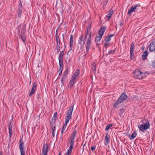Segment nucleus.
<instances>
[{"instance_id":"32","label":"nucleus","mask_w":155,"mask_h":155,"mask_svg":"<svg viewBox=\"0 0 155 155\" xmlns=\"http://www.w3.org/2000/svg\"><path fill=\"white\" fill-rule=\"evenodd\" d=\"M113 126V124H108L106 127L105 130L106 131L108 130L111 127Z\"/></svg>"},{"instance_id":"41","label":"nucleus","mask_w":155,"mask_h":155,"mask_svg":"<svg viewBox=\"0 0 155 155\" xmlns=\"http://www.w3.org/2000/svg\"><path fill=\"white\" fill-rule=\"evenodd\" d=\"M115 50H116V49H115L113 51L110 50V51H109L108 53V54H113L114 53L115 51Z\"/></svg>"},{"instance_id":"21","label":"nucleus","mask_w":155,"mask_h":155,"mask_svg":"<svg viewBox=\"0 0 155 155\" xmlns=\"http://www.w3.org/2000/svg\"><path fill=\"white\" fill-rule=\"evenodd\" d=\"M51 126L52 130V133H55L56 129L55 124L52 122L51 124Z\"/></svg>"},{"instance_id":"55","label":"nucleus","mask_w":155,"mask_h":155,"mask_svg":"<svg viewBox=\"0 0 155 155\" xmlns=\"http://www.w3.org/2000/svg\"><path fill=\"white\" fill-rule=\"evenodd\" d=\"M30 84H31V77H30Z\"/></svg>"},{"instance_id":"59","label":"nucleus","mask_w":155,"mask_h":155,"mask_svg":"<svg viewBox=\"0 0 155 155\" xmlns=\"http://www.w3.org/2000/svg\"><path fill=\"white\" fill-rule=\"evenodd\" d=\"M141 49H144V48H143V47H142V48Z\"/></svg>"},{"instance_id":"52","label":"nucleus","mask_w":155,"mask_h":155,"mask_svg":"<svg viewBox=\"0 0 155 155\" xmlns=\"http://www.w3.org/2000/svg\"><path fill=\"white\" fill-rule=\"evenodd\" d=\"M72 49V48H70V49L68 51V52L69 53L71 51Z\"/></svg>"},{"instance_id":"50","label":"nucleus","mask_w":155,"mask_h":155,"mask_svg":"<svg viewBox=\"0 0 155 155\" xmlns=\"http://www.w3.org/2000/svg\"><path fill=\"white\" fill-rule=\"evenodd\" d=\"M55 133H52V135L53 137L55 136Z\"/></svg>"},{"instance_id":"53","label":"nucleus","mask_w":155,"mask_h":155,"mask_svg":"<svg viewBox=\"0 0 155 155\" xmlns=\"http://www.w3.org/2000/svg\"><path fill=\"white\" fill-rule=\"evenodd\" d=\"M86 53L84 55V57H85L87 55V53L86 51Z\"/></svg>"},{"instance_id":"38","label":"nucleus","mask_w":155,"mask_h":155,"mask_svg":"<svg viewBox=\"0 0 155 155\" xmlns=\"http://www.w3.org/2000/svg\"><path fill=\"white\" fill-rule=\"evenodd\" d=\"M62 47H57V48H56V49L57 50V53H58L59 52H60V53H61V51L60 50L61 49H62Z\"/></svg>"},{"instance_id":"13","label":"nucleus","mask_w":155,"mask_h":155,"mask_svg":"<svg viewBox=\"0 0 155 155\" xmlns=\"http://www.w3.org/2000/svg\"><path fill=\"white\" fill-rule=\"evenodd\" d=\"M127 96L125 92H124L122 93L119 98L122 101H124L127 98Z\"/></svg>"},{"instance_id":"9","label":"nucleus","mask_w":155,"mask_h":155,"mask_svg":"<svg viewBox=\"0 0 155 155\" xmlns=\"http://www.w3.org/2000/svg\"><path fill=\"white\" fill-rule=\"evenodd\" d=\"M37 87L36 84L34 82L32 84V86L31 90V91L29 94V96L31 97L32 95L33 94L36 89Z\"/></svg>"},{"instance_id":"51","label":"nucleus","mask_w":155,"mask_h":155,"mask_svg":"<svg viewBox=\"0 0 155 155\" xmlns=\"http://www.w3.org/2000/svg\"><path fill=\"white\" fill-rule=\"evenodd\" d=\"M95 42L96 43L97 45H98L99 44V42L95 41Z\"/></svg>"},{"instance_id":"1","label":"nucleus","mask_w":155,"mask_h":155,"mask_svg":"<svg viewBox=\"0 0 155 155\" xmlns=\"http://www.w3.org/2000/svg\"><path fill=\"white\" fill-rule=\"evenodd\" d=\"M89 35L88 37L87 38V40L86 48V52L88 53L89 49L91 46V31H85L84 38L85 40L87 38V35Z\"/></svg>"},{"instance_id":"35","label":"nucleus","mask_w":155,"mask_h":155,"mask_svg":"<svg viewBox=\"0 0 155 155\" xmlns=\"http://www.w3.org/2000/svg\"><path fill=\"white\" fill-rule=\"evenodd\" d=\"M74 79L72 78H71L70 82V84L71 86H72L73 85L74 83Z\"/></svg>"},{"instance_id":"15","label":"nucleus","mask_w":155,"mask_h":155,"mask_svg":"<svg viewBox=\"0 0 155 155\" xmlns=\"http://www.w3.org/2000/svg\"><path fill=\"white\" fill-rule=\"evenodd\" d=\"M12 125L11 123L10 122L8 124V130L9 133V137L10 140H11V137L12 135Z\"/></svg>"},{"instance_id":"30","label":"nucleus","mask_w":155,"mask_h":155,"mask_svg":"<svg viewBox=\"0 0 155 155\" xmlns=\"http://www.w3.org/2000/svg\"><path fill=\"white\" fill-rule=\"evenodd\" d=\"M73 148H71V147H69V149H68V151L67 152V155H71V154L72 152Z\"/></svg>"},{"instance_id":"34","label":"nucleus","mask_w":155,"mask_h":155,"mask_svg":"<svg viewBox=\"0 0 155 155\" xmlns=\"http://www.w3.org/2000/svg\"><path fill=\"white\" fill-rule=\"evenodd\" d=\"M133 100L136 102H138L140 101V98L138 96H136L134 97Z\"/></svg>"},{"instance_id":"56","label":"nucleus","mask_w":155,"mask_h":155,"mask_svg":"<svg viewBox=\"0 0 155 155\" xmlns=\"http://www.w3.org/2000/svg\"><path fill=\"white\" fill-rule=\"evenodd\" d=\"M62 36H63V41L64 40V35L63 34L62 35Z\"/></svg>"},{"instance_id":"42","label":"nucleus","mask_w":155,"mask_h":155,"mask_svg":"<svg viewBox=\"0 0 155 155\" xmlns=\"http://www.w3.org/2000/svg\"><path fill=\"white\" fill-rule=\"evenodd\" d=\"M114 13L112 9H110L108 12L109 14L112 15Z\"/></svg>"},{"instance_id":"14","label":"nucleus","mask_w":155,"mask_h":155,"mask_svg":"<svg viewBox=\"0 0 155 155\" xmlns=\"http://www.w3.org/2000/svg\"><path fill=\"white\" fill-rule=\"evenodd\" d=\"M149 50L150 51H153L155 50V41H153L150 44L149 46Z\"/></svg>"},{"instance_id":"39","label":"nucleus","mask_w":155,"mask_h":155,"mask_svg":"<svg viewBox=\"0 0 155 155\" xmlns=\"http://www.w3.org/2000/svg\"><path fill=\"white\" fill-rule=\"evenodd\" d=\"M17 14L18 17L20 18L21 16L22 12L17 11Z\"/></svg>"},{"instance_id":"12","label":"nucleus","mask_w":155,"mask_h":155,"mask_svg":"<svg viewBox=\"0 0 155 155\" xmlns=\"http://www.w3.org/2000/svg\"><path fill=\"white\" fill-rule=\"evenodd\" d=\"M83 35H81L79 37L78 40V43L81 45H84L85 44V41L83 39Z\"/></svg>"},{"instance_id":"7","label":"nucleus","mask_w":155,"mask_h":155,"mask_svg":"<svg viewBox=\"0 0 155 155\" xmlns=\"http://www.w3.org/2000/svg\"><path fill=\"white\" fill-rule=\"evenodd\" d=\"M64 48L63 50L61 51L59 55L58 56V61L59 64H63V61L64 55V51L65 50V48H66V46L65 45L64 43Z\"/></svg>"},{"instance_id":"6","label":"nucleus","mask_w":155,"mask_h":155,"mask_svg":"<svg viewBox=\"0 0 155 155\" xmlns=\"http://www.w3.org/2000/svg\"><path fill=\"white\" fill-rule=\"evenodd\" d=\"M150 127V124L148 122H147L144 125L142 124L140 125H139L138 127L140 131L143 132L149 128Z\"/></svg>"},{"instance_id":"44","label":"nucleus","mask_w":155,"mask_h":155,"mask_svg":"<svg viewBox=\"0 0 155 155\" xmlns=\"http://www.w3.org/2000/svg\"><path fill=\"white\" fill-rule=\"evenodd\" d=\"M152 66L153 67L155 68V59L152 62Z\"/></svg>"},{"instance_id":"57","label":"nucleus","mask_w":155,"mask_h":155,"mask_svg":"<svg viewBox=\"0 0 155 155\" xmlns=\"http://www.w3.org/2000/svg\"><path fill=\"white\" fill-rule=\"evenodd\" d=\"M0 155H2V152L1 151H0Z\"/></svg>"},{"instance_id":"24","label":"nucleus","mask_w":155,"mask_h":155,"mask_svg":"<svg viewBox=\"0 0 155 155\" xmlns=\"http://www.w3.org/2000/svg\"><path fill=\"white\" fill-rule=\"evenodd\" d=\"M59 65L60 66V68L59 70V75H60L62 73V71H63V69L64 67V64H59Z\"/></svg>"},{"instance_id":"46","label":"nucleus","mask_w":155,"mask_h":155,"mask_svg":"<svg viewBox=\"0 0 155 155\" xmlns=\"http://www.w3.org/2000/svg\"><path fill=\"white\" fill-rule=\"evenodd\" d=\"M130 47H134L135 48V43L134 42H133L131 44Z\"/></svg>"},{"instance_id":"23","label":"nucleus","mask_w":155,"mask_h":155,"mask_svg":"<svg viewBox=\"0 0 155 155\" xmlns=\"http://www.w3.org/2000/svg\"><path fill=\"white\" fill-rule=\"evenodd\" d=\"M135 48L134 47H130V58L132 60V57L134 55V51Z\"/></svg>"},{"instance_id":"27","label":"nucleus","mask_w":155,"mask_h":155,"mask_svg":"<svg viewBox=\"0 0 155 155\" xmlns=\"http://www.w3.org/2000/svg\"><path fill=\"white\" fill-rule=\"evenodd\" d=\"M68 72V69H66V70L64 72L62 77H63V79H65L66 76Z\"/></svg>"},{"instance_id":"48","label":"nucleus","mask_w":155,"mask_h":155,"mask_svg":"<svg viewBox=\"0 0 155 155\" xmlns=\"http://www.w3.org/2000/svg\"><path fill=\"white\" fill-rule=\"evenodd\" d=\"M73 42H70V48H72V45H73Z\"/></svg>"},{"instance_id":"43","label":"nucleus","mask_w":155,"mask_h":155,"mask_svg":"<svg viewBox=\"0 0 155 155\" xmlns=\"http://www.w3.org/2000/svg\"><path fill=\"white\" fill-rule=\"evenodd\" d=\"M70 42H73V36L72 35H71L70 36Z\"/></svg>"},{"instance_id":"3","label":"nucleus","mask_w":155,"mask_h":155,"mask_svg":"<svg viewBox=\"0 0 155 155\" xmlns=\"http://www.w3.org/2000/svg\"><path fill=\"white\" fill-rule=\"evenodd\" d=\"M140 6L137 4H134L131 6V7L130 9H129L127 12L128 15H130L132 12H139L140 11L139 9L141 8Z\"/></svg>"},{"instance_id":"2","label":"nucleus","mask_w":155,"mask_h":155,"mask_svg":"<svg viewBox=\"0 0 155 155\" xmlns=\"http://www.w3.org/2000/svg\"><path fill=\"white\" fill-rule=\"evenodd\" d=\"M74 108V105L70 107L69 110H68L66 113V116L65 117V123L64 124L65 125H67L68 123L69 120L71 119V116L72 115V112Z\"/></svg>"},{"instance_id":"28","label":"nucleus","mask_w":155,"mask_h":155,"mask_svg":"<svg viewBox=\"0 0 155 155\" xmlns=\"http://www.w3.org/2000/svg\"><path fill=\"white\" fill-rule=\"evenodd\" d=\"M74 142V139H71V140L70 141V147L72 148H73Z\"/></svg>"},{"instance_id":"31","label":"nucleus","mask_w":155,"mask_h":155,"mask_svg":"<svg viewBox=\"0 0 155 155\" xmlns=\"http://www.w3.org/2000/svg\"><path fill=\"white\" fill-rule=\"evenodd\" d=\"M96 37L97 38L95 39V41L99 42V41L101 40L102 37H101V36L99 35L98 36H97Z\"/></svg>"},{"instance_id":"47","label":"nucleus","mask_w":155,"mask_h":155,"mask_svg":"<svg viewBox=\"0 0 155 155\" xmlns=\"http://www.w3.org/2000/svg\"><path fill=\"white\" fill-rule=\"evenodd\" d=\"M95 148H96V147H95L92 146L91 147V150L92 151H93L95 149Z\"/></svg>"},{"instance_id":"26","label":"nucleus","mask_w":155,"mask_h":155,"mask_svg":"<svg viewBox=\"0 0 155 155\" xmlns=\"http://www.w3.org/2000/svg\"><path fill=\"white\" fill-rule=\"evenodd\" d=\"M20 3L19 4V5L18 7V11L19 12H22L23 9V6L22 5V4L21 2V1H19Z\"/></svg>"},{"instance_id":"33","label":"nucleus","mask_w":155,"mask_h":155,"mask_svg":"<svg viewBox=\"0 0 155 155\" xmlns=\"http://www.w3.org/2000/svg\"><path fill=\"white\" fill-rule=\"evenodd\" d=\"M105 141L107 144H108L110 142L109 138L108 137L107 135L105 137Z\"/></svg>"},{"instance_id":"29","label":"nucleus","mask_w":155,"mask_h":155,"mask_svg":"<svg viewBox=\"0 0 155 155\" xmlns=\"http://www.w3.org/2000/svg\"><path fill=\"white\" fill-rule=\"evenodd\" d=\"M76 134V131H74L71 134V139H74L75 138V136Z\"/></svg>"},{"instance_id":"17","label":"nucleus","mask_w":155,"mask_h":155,"mask_svg":"<svg viewBox=\"0 0 155 155\" xmlns=\"http://www.w3.org/2000/svg\"><path fill=\"white\" fill-rule=\"evenodd\" d=\"M48 145L46 144L45 146V145H43L42 153L44 155L47 154L48 152Z\"/></svg>"},{"instance_id":"20","label":"nucleus","mask_w":155,"mask_h":155,"mask_svg":"<svg viewBox=\"0 0 155 155\" xmlns=\"http://www.w3.org/2000/svg\"><path fill=\"white\" fill-rule=\"evenodd\" d=\"M20 36L22 41L24 42L25 43L26 41V40L25 38V33L24 32H21L20 35Z\"/></svg>"},{"instance_id":"16","label":"nucleus","mask_w":155,"mask_h":155,"mask_svg":"<svg viewBox=\"0 0 155 155\" xmlns=\"http://www.w3.org/2000/svg\"><path fill=\"white\" fill-rule=\"evenodd\" d=\"M80 73V71L78 69H77L76 70V71L74 73V74L73 75V76L72 77V78L74 79H76V78L78 77L79 74Z\"/></svg>"},{"instance_id":"37","label":"nucleus","mask_w":155,"mask_h":155,"mask_svg":"<svg viewBox=\"0 0 155 155\" xmlns=\"http://www.w3.org/2000/svg\"><path fill=\"white\" fill-rule=\"evenodd\" d=\"M91 24H89L87 26L86 31H91L90 28H91Z\"/></svg>"},{"instance_id":"5","label":"nucleus","mask_w":155,"mask_h":155,"mask_svg":"<svg viewBox=\"0 0 155 155\" xmlns=\"http://www.w3.org/2000/svg\"><path fill=\"white\" fill-rule=\"evenodd\" d=\"M19 148L20 152L21 155H25V152L24 149V145L23 140L20 139L19 142Z\"/></svg>"},{"instance_id":"58","label":"nucleus","mask_w":155,"mask_h":155,"mask_svg":"<svg viewBox=\"0 0 155 155\" xmlns=\"http://www.w3.org/2000/svg\"><path fill=\"white\" fill-rule=\"evenodd\" d=\"M58 155H61V154L60 153Z\"/></svg>"},{"instance_id":"25","label":"nucleus","mask_w":155,"mask_h":155,"mask_svg":"<svg viewBox=\"0 0 155 155\" xmlns=\"http://www.w3.org/2000/svg\"><path fill=\"white\" fill-rule=\"evenodd\" d=\"M57 117V112H55L54 114L53 117L52 118V121L54 123Z\"/></svg>"},{"instance_id":"18","label":"nucleus","mask_w":155,"mask_h":155,"mask_svg":"<svg viewBox=\"0 0 155 155\" xmlns=\"http://www.w3.org/2000/svg\"><path fill=\"white\" fill-rule=\"evenodd\" d=\"M123 102L120 100V99L118 98L116 101V102L114 104L113 106L114 108H117V106L120 104L121 103Z\"/></svg>"},{"instance_id":"54","label":"nucleus","mask_w":155,"mask_h":155,"mask_svg":"<svg viewBox=\"0 0 155 155\" xmlns=\"http://www.w3.org/2000/svg\"><path fill=\"white\" fill-rule=\"evenodd\" d=\"M124 108H123V109H120V111H124Z\"/></svg>"},{"instance_id":"8","label":"nucleus","mask_w":155,"mask_h":155,"mask_svg":"<svg viewBox=\"0 0 155 155\" xmlns=\"http://www.w3.org/2000/svg\"><path fill=\"white\" fill-rule=\"evenodd\" d=\"M114 34H111L108 36L106 37L105 40V43L104 44V46L105 47L107 48V46L110 44V41L111 40V37L114 36Z\"/></svg>"},{"instance_id":"49","label":"nucleus","mask_w":155,"mask_h":155,"mask_svg":"<svg viewBox=\"0 0 155 155\" xmlns=\"http://www.w3.org/2000/svg\"><path fill=\"white\" fill-rule=\"evenodd\" d=\"M65 79H63V77H62V79L61 80V82L62 84H63V80H65Z\"/></svg>"},{"instance_id":"60","label":"nucleus","mask_w":155,"mask_h":155,"mask_svg":"<svg viewBox=\"0 0 155 155\" xmlns=\"http://www.w3.org/2000/svg\"><path fill=\"white\" fill-rule=\"evenodd\" d=\"M46 155V154H45V155Z\"/></svg>"},{"instance_id":"4","label":"nucleus","mask_w":155,"mask_h":155,"mask_svg":"<svg viewBox=\"0 0 155 155\" xmlns=\"http://www.w3.org/2000/svg\"><path fill=\"white\" fill-rule=\"evenodd\" d=\"M134 77L137 79H140L143 78L145 75L139 69L135 70L134 72Z\"/></svg>"},{"instance_id":"19","label":"nucleus","mask_w":155,"mask_h":155,"mask_svg":"<svg viewBox=\"0 0 155 155\" xmlns=\"http://www.w3.org/2000/svg\"><path fill=\"white\" fill-rule=\"evenodd\" d=\"M148 53L147 51H145L143 53V55L142 56V58L143 60H145L147 59V58L148 55Z\"/></svg>"},{"instance_id":"36","label":"nucleus","mask_w":155,"mask_h":155,"mask_svg":"<svg viewBox=\"0 0 155 155\" xmlns=\"http://www.w3.org/2000/svg\"><path fill=\"white\" fill-rule=\"evenodd\" d=\"M67 125H65V124H64L63 127H62L61 129V133L62 134H63L64 132V130H65V128L67 126Z\"/></svg>"},{"instance_id":"11","label":"nucleus","mask_w":155,"mask_h":155,"mask_svg":"<svg viewBox=\"0 0 155 155\" xmlns=\"http://www.w3.org/2000/svg\"><path fill=\"white\" fill-rule=\"evenodd\" d=\"M55 38L57 43V46L59 47H62V44L60 42V39L59 38L58 35L57 34V33H56Z\"/></svg>"},{"instance_id":"22","label":"nucleus","mask_w":155,"mask_h":155,"mask_svg":"<svg viewBox=\"0 0 155 155\" xmlns=\"http://www.w3.org/2000/svg\"><path fill=\"white\" fill-rule=\"evenodd\" d=\"M137 135V133L136 131H134L133 133L131 136L129 137L130 140H132L134 139Z\"/></svg>"},{"instance_id":"45","label":"nucleus","mask_w":155,"mask_h":155,"mask_svg":"<svg viewBox=\"0 0 155 155\" xmlns=\"http://www.w3.org/2000/svg\"><path fill=\"white\" fill-rule=\"evenodd\" d=\"M95 63L94 62V64H93V66L92 67V69L93 71H94L96 69V67H95V64L94 65V64Z\"/></svg>"},{"instance_id":"40","label":"nucleus","mask_w":155,"mask_h":155,"mask_svg":"<svg viewBox=\"0 0 155 155\" xmlns=\"http://www.w3.org/2000/svg\"><path fill=\"white\" fill-rule=\"evenodd\" d=\"M111 15H110L108 14L106 15V17L107 18V20L109 21L110 18H111Z\"/></svg>"},{"instance_id":"10","label":"nucleus","mask_w":155,"mask_h":155,"mask_svg":"<svg viewBox=\"0 0 155 155\" xmlns=\"http://www.w3.org/2000/svg\"><path fill=\"white\" fill-rule=\"evenodd\" d=\"M106 28L105 26H101L99 30L98 35H99L102 37L104 34L106 30Z\"/></svg>"}]
</instances>
